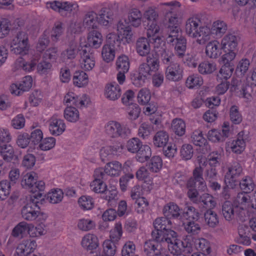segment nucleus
Instances as JSON below:
<instances>
[{
	"label": "nucleus",
	"instance_id": "obj_1",
	"mask_svg": "<svg viewBox=\"0 0 256 256\" xmlns=\"http://www.w3.org/2000/svg\"><path fill=\"white\" fill-rule=\"evenodd\" d=\"M207 164L208 161L205 156L202 154L198 156L193 176L187 182V188L188 189V196L194 202L201 203L204 208L212 210L216 206L215 198L208 193H204L198 196V192L196 189V186L200 190L204 191L207 189V186L202 177L203 171Z\"/></svg>",
	"mask_w": 256,
	"mask_h": 256
},
{
	"label": "nucleus",
	"instance_id": "obj_2",
	"mask_svg": "<svg viewBox=\"0 0 256 256\" xmlns=\"http://www.w3.org/2000/svg\"><path fill=\"white\" fill-rule=\"evenodd\" d=\"M238 52L237 38L232 34L225 36L220 42L212 40L208 42L205 52L210 58L216 59L221 56L220 60L228 62L234 60Z\"/></svg>",
	"mask_w": 256,
	"mask_h": 256
},
{
	"label": "nucleus",
	"instance_id": "obj_3",
	"mask_svg": "<svg viewBox=\"0 0 256 256\" xmlns=\"http://www.w3.org/2000/svg\"><path fill=\"white\" fill-rule=\"evenodd\" d=\"M171 226V221L166 217L158 218L154 222V230L152 235L158 240L166 242L168 248L174 252L178 248L176 242H180V238L178 233L170 228Z\"/></svg>",
	"mask_w": 256,
	"mask_h": 256
},
{
	"label": "nucleus",
	"instance_id": "obj_4",
	"mask_svg": "<svg viewBox=\"0 0 256 256\" xmlns=\"http://www.w3.org/2000/svg\"><path fill=\"white\" fill-rule=\"evenodd\" d=\"M200 20L196 16L189 18L186 22L185 32L186 34L196 40L200 45L204 44L211 38V31L207 26H202Z\"/></svg>",
	"mask_w": 256,
	"mask_h": 256
},
{
	"label": "nucleus",
	"instance_id": "obj_5",
	"mask_svg": "<svg viewBox=\"0 0 256 256\" xmlns=\"http://www.w3.org/2000/svg\"><path fill=\"white\" fill-rule=\"evenodd\" d=\"M50 32L46 30L40 38L36 45V50L42 54V59L44 60H50L52 62H55L58 55V48L52 47L46 50L50 42Z\"/></svg>",
	"mask_w": 256,
	"mask_h": 256
},
{
	"label": "nucleus",
	"instance_id": "obj_6",
	"mask_svg": "<svg viewBox=\"0 0 256 256\" xmlns=\"http://www.w3.org/2000/svg\"><path fill=\"white\" fill-rule=\"evenodd\" d=\"M28 34L24 32H18L12 40L10 44L12 52L17 55L24 56L30 50Z\"/></svg>",
	"mask_w": 256,
	"mask_h": 256
},
{
	"label": "nucleus",
	"instance_id": "obj_7",
	"mask_svg": "<svg viewBox=\"0 0 256 256\" xmlns=\"http://www.w3.org/2000/svg\"><path fill=\"white\" fill-rule=\"evenodd\" d=\"M117 44L118 38L116 34L114 32L108 33L106 36V43L101 50L102 58L104 62L109 63L114 60Z\"/></svg>",
	"mask_w": 256,
	"mask_h": 256
},
{
	"label": "nucleus",
	"instance_id": "obj_8",
	"mask_svg": "<svg viewBox=\"0 0 256 256\" xmlns=\"http://www.w3.org/2000/svg\"><path fill=\"white\" fill-rule=\"evenodd\" d=\"M166 40L168 44L174 48L176 54L180 57L184 56L186 48V39L182 36L178 28L176 27L171 30Z\"/></svg>",
	"mask_w": 256,
	"mask_h": 256
},
{
	"label": "nucleus",
	"instance_id": "obj_9",
	"mask_svg": "<svg viewBox=\"0 0 256 256\" xmlns=\"http://www.w3.org/2000/svg\"><path fill=\"white\" fill-rule=\"evenodd\" d=\"M146 35L150 43L154 45V48L156 52L163 50L165 42L163 38L160 36V29L157 22L148 23Z\"/></svg>",
	"mask_w": 256,
	"mask_h": 256
},
{
	"label": "nucleus",
	"instance_id": "obj_10",
	"mask_svg": "<svg viewBox=\"0 0 256 256\" xmlns=\"http://www.w3.org/2000/svg\"><path fill=\"white\" fill-rule=\"evenodd\" d=\"M104 42L102 34L96 30L90 32L87 35V41L84 38H80L78 42L79 48L86 49L88 47L94 49L100 48Z\"/></svg>",
	"mask_w": 256,
	"mask_h": 256
},
{
	"label": "nucleus",
	"instance_id": "obj_11",
	"mask_svg": "<svg viewBox=\"0 0 256 256\" xmlns=\"http://www.w3.org/2000/svg\"><path fill=\"white\" fill-rule=\"evenodd\" d=\"M230 135V124L228 122H224L220 130L213 128L210 130L206 134L208 140L214 144L223 142Z\"/></svg>",
	"mask_w": 256,
	"mask_h": 256
},
{
	"label": "nucleus",
	"instance_id": "obj_12",
	"mask_svg": "<svg viewBox=\"0 0 256 256\" xmlns=\"http://www.w3.org/2000/svg\"><path fill=\"white\" fill-rule=\"evenodd\" d=\"M248 135L244 131L240 132L236 139L230 140L226 144V150L236 154H242L246 150Z\"/></svg>",
	"mask_w": 256,
	"mask_h": 256
},
{
	"label": "nucleus",
	"instance_id": "obj_13",
	"mask_svg": "<svg viewBox=\"0 0 256 256\" xmlns=\"http://www.w3.org/2000/svg\"><path fill=\"white\" fill-rule=\"evenodd\" d=\"M242 172L240 164L234 162L228 166L224 177V182L227 188H234L238 184L237 179Z\"/></svg>",
	"mask_w": 256,
	"mask_h": 256
},
{
	"label": "nucleus",
	"instance_id": "obj_14",
	"mask_svg": "<svg viewBox=\"0 0 256 256\" xmlns=\"http://www.w3.org/2000/svg\"><path fill=\"white\" fill-rule=\"evenodd\" d=\"M162 5L164 6L166 8L164 11L166 12V17L168 18V26L170 28V32L172 30L176 27L179 30L180 28L177 26L178 24V18L175 14H172L176 8L180 6V4L178 1H172L169 2H165L162 4Z\"/></svg>",
	"mask_w": 256,
	"mask_h": 256
},
{
	"label": "nucleus",
	"instance_id": "obj_15",
	"mask_svg": "<svg viewBox=\"0 0 256 256\" xmlns=\"http://www.w3.org/2000/svg\"><path fill=\"white\" fill-rule=\"evenodd\" d=\"M156 238L146 242L144 252L148 256H169L168 250L163 248Z\"/></svg>",
	"mask_w": 256,
	"mask_h": 256
},
{
	"label": "nucleus",
	"instance_id": "obj_16",
	"mask_svg": "<svg viewBox=\"0 0 256 256\" xmlns=\"http://www.w3.org/2000/svg\"><path fill=\"white\" fill-rule=\"evenodd\" d=\"M80 52V58L79 64L80 68L85 72L92 70L96 65V60L94 54L88 51L86 49L78 47Z\"/></svg>",
	"mask_w": 256,
	"mask_h": 256
},
{
	"label": "nucleus",
	"instance_id": "obj_17",
	"mask_svg": "<svg viewBox=\"0 0 256 256\" xmlns=\"http://www.w3.org/2000/svg\"><path fill=\"white\" fill-rule=\"evenodd\" d=\"M38 202V200L30 198L22 210V215L24 220L28 221L36 220V214L40 209Z\"/></svg>",
	"mask_w": 256,
	"mask_h": 256
},
{
	"label": "nucleus",
	"instance_id": "obj_18",
	"mask_svg": "<svg viewBox=\"0 0 256 256\" xmlns=\"http://www.w3.org/2000/svg\"><path fill=\"white\" fill-rule=\"evenodd\" d=\"M160 68V60L156 57L150 56L146 58V63L142 64L138 68V72L147 78L152 73L157 72Z\"/></svg>",
	"mask_w": 256,
	"mask_h": 256
},
{
	"label": "nucleus",
	"instance_id": "obj_19",
	"mask_svg": "<svg viewBox=\"0 0 256 256\" xmlns=\"http://www.w3.org/2000/svg\"><path fill=\"white\" fill-rule=\"evenodd\" d=\"M66 128L64 120L58 115L52 116L48 120V130L52 136L62 135L66 131Z\"/></svg>",
	"mask_w": 256,
	"mask_h": 256
},
{
	"label": "nucleus",
	"instance_id": "obj_20",
	"mask_svg": "<svg viewBox=\"0 0 256 256\" xmlns=\"http://www.w3.org/2000/svg\"><path fill=\"white\" fill-rule=\"evenodd\" d=\"M150 41L147 38L144 37L140 38L137 40L136 50L140 56L148 57L150 56L152 58L155 57L154 45L152 43L151 46Z\"/></svg>",
	"mask_w": 256,
	"mask_h": 256
},
{
	"label": "nucleus",
	"instance_id": "obj_21",
	"mask_svg": "<svg viewBox=\"0 0 256 256\" xmlns=\"http://www.w3.org/2000/svg\"><path fill=\"white\" fill-rule=\"evenodd\" d=\"M143 108L144 115L150 116V120L156 126H160L163 120L162 113L158 110L157 106L153 103L146 104Z\"/></svg>",
	"mask_w": 256,
	"mask_h": 256
},
{
	"label": "nucleus",
	"instance_id": "obj_22",
	"mask_svg": "<svg viewBox=\"0 0 256 256\" xmlns=\"http://www.w3.org/2000/svg\"><path fill=\"white\" fill-rule=\"evenodd\" d=\"M36 248L37 244L35 240H24L18 245L14 256H30V254L34 252Z\"/></svg>",
	"mask_w": 256,
	"mask_h": 256
},
{
	"label": "nucleus",
	"instance_id": "obj_23",
	"mask_svg": "<svg viewBox=\"0 0 256 256\" xmlns=\"http://www.w3.org/2000/svg\"><path fill=\"white\" fill-rule=\"evenodd\" d=\"M104 173L102 168H96L94 172V180L90 184V189L96 193H104L107 188L106 184L103 182Z\"/></svg>",
	"mask_w": 256,
	"mask_h": 256
},
{
	"label": "nucleus",
	"instance_id": "obj_24",
	"mask_svg": "<svg viewBox=\"0 0 256 256\" xmlns=\"http://www.w3.org/2000/svg\"><path fill=\"white\" fill-rule=\"evenodd\" d=\"M128 130L126 126L116 121H110L106 126V132L112 138L123 137L126 135Z\"/></svg>",
	"mask_w": 256,
	"mask_h": 256
},
{
	"label": "nucleus",
	"instance_id": "obj_25",
	"mask_svg": "<svg viewBox=\"0 0 256 256\" xmlns=\"http://www.w3.org/2000/svg\"><path fill=\"white\" fill-rule=\"evenodd\" d=\"M80 245L84 250L92 252L99 248L100 240L96 234L88 233L82 236Z\"/></svg>",
	"mask_w": 256,
	"mask_h": 256
},
{
	"label": "nucleus",
	"instance_id": "obj_26",
	"mask_svg": "<svg viewBox=\"0 0 256 256\" xmlns=\"http://www.w3.org/2000/svg\"><path fill=\"white\" fill-rule=\"evenodd\" d=\"M184 75L183 69L178 63H171L166 68V78L172 82H178L182 80Z\"/></svg>",
	"mask_w": 256,
	"mask_h": 256
},
{
	"label": "nucleus",
	"instance_id": "obj_27",
	"mask_svg": "<svg viewBox=\"0 0 256 256\" xmlns=\"http://www.w3.org/2000/svg\"><path fill=\"white\" fill-rule=\"evenodd\" d=\"M118 34H116L119 41L124 44H129L132 40V33L131 28L126 24H124L122 20H120L117 26Z\"/></svg>",
	"mask_w": 256,
	"mask_h": 256
},
{
	"label": "nucleus",
	"instance_id": "obj_28",
	"mask_svg": "<svg viewBox=\"0 0 256 256\" xmlns=\"http://www.w3.org/2000/svg\"><path fill=\"white\" fill-rule=\"evenodd\" d=\"M38 60V59L36 56H33L28 61L20 58L15 62L13 68L14 70H22L26 72H30L35 70Z\"/></svg>",
	"mask_w": 256,
	"mask_h": 256
},
{
	"label": "nucleus",
	"instance_id": "obj_29",
	"mask_svg": "<svg viewBox=\"0 0 256 256\" xmlns=\"http://www.w3.org/2000/svg\"><path fill=\"white\" fill-rule=\"evenodd\" d=\"M240 208L249 210L250 208L256 209V190L252 195L239 193L237 198Z\"/></svg>",
	"mask_w": 256,
	"mask_h": 256
},
{
	"label": "nucleus",
	"instance_id": "obj_30",
	"mask_svg": "<svg viewBox=\"0 0 256 256\" xmlns=\"http://www.w3.org/2000/svg\"><path fill=\"white\" fill-rule=\"evenodd\" d=\"M122 94L120 86L116 82L107 84L104 89V96L111 101L118 100Z\"/></svg>",
	"mask_w": 256,
	"mask_h": 256
},
{
	"label": "nucleus",
	"instance_id": "obj_31",
	"mask_svg": "<svg viewBox=\"0 0 256 256\" xmlns=\"http://www.w3.org/2000/svg\"><path fill=\"white\" fill-rule=\"evenodd\" d=\"M136 176L138 180L144 182L143 188L146 191H150L153 188V178L145 167H140L136 171Z\"/></svg>",
	"mask_w": 256,
	"mask_h": 256
},
{
	"label": "nucleus",
	"instance_id": "obj_32",
	"mask_svg": "<svg viewBox=\"0 0 256 256\" xmlns=\"http://www.w3.org/2000/svg\"><path fill=\"white\" fill-rule=\"evenodd\" d=\"M179 242H176L178 247L176 250H172L170 248H168L169 251L174 255V256H186L184 254H190L192 251V243L190 240L186 236L183 240H181L179 239Z\"/></svg>",
	"mask_w": 256,
	"mask_h": 256
},
{
	"label": "nucleus",
	"instance_id": "obj_33",
	"mask_svg": "<svg viewBox=\"0 0 256 256\" xmlns=\"http://www.w3.org/2000/svg\"><path fill=\"white\" fill-rule=\"evenodd\" d=\"M230 90L234 92L239 97L243 98L247 100H250L252 98L251 94L246 92V86H240V82L236 78H232L231 82Z\"/></svg>",
	"mask_w": 256,
	"mask_h": 256
},
{
	"label": "nucleus",
	"instance_id": "obj_34",
	"mask_svg": "<svg viewBox=\"0 0 256 256\" xmlns=\"http://www.w3.org/2000/svg\"><path fill=\"white\" fill-rule=\"evenodd\" d=\"M122 164L118 161L114 160L107 163L103 171L110 176H118L122 173Z\"/></svg>",
	"mask_w": 256,
	"mask_h": 256
},
{
	"label": "nucleus",
	"instance_id": "obj_35",
	"mask_svg": "<svg viewBox=\"0 0 256 256\" xmlns=\"http://www.w3.org/2000/svg\"><path fill=\"white\" fill-rule=\"evenodd\" d=\"M142 14L140 10L136 8L130 10L128 14V21L122 20L124 24H130L134 27H138L142 24Z\"/></svg>",
	"mask_w": 256,
	"mask_h": 256
},
{
	"label": "nucleus",
	"instance_id": "obj_36",
	"mask_svg": "<svg viewBox=\"0 0 256 256\" xmlns=\"http://www.w3.org/2000/svg\"><path fill=\"white\" fill-rule=\"evenodd\" d=\"M233 60L228 62L220 61L224 64L220 68L217 78L218 79L226 80L232 76L234 70V65L232 64Z\"/></svg>",
	"mask_w": 256,
	"mask_h": 256
},
{
	"label": "nucleus",
	"instance_id": "obj_37",
	"mask_svg": "<svg viewBox=\"0 0 256 256\" xmlns=\"http://www.w3.org/2000/svg\"><path fill=\"white\" fill-rule=\"evenodd\" d=\"M162 212L164 216L168 218H176L180 216V209L174 202H170L164 206Z\"/></svg>",
	"mask_w": 256,
	"mask_h": 256
},
{
	"label": "nucleus",
	"instance_id": "obj_38",
	"mask_svg": "<svg viewBox=\"0 0 256 256\" xmlns=\"http://www.w3.org/2000/svg\"><path fill=\"white\" fill-rule=\"evenodd\" d=\"M74 85L82 88L87 86L89 84L88 74L84 70H78L74 72L73 76Z\"/></svg>",
	"mask_w": 256,
	"mask_h": 256
},
{
	"label": "nucleus",
	"instance_id": "obj_39",
	"mask_svg": "<svg viewBox=\"0 0 256 256\" xmlns=\"http://www.w3.org/2000/svg\"><path fill=\"white\" fill-rule=\"evenodd\" d=\"M191 141L196 146L202 147L206 146V148H210L207 140L204 138L202 132L200 130H194L190 134Z\"/></svg>",
	"mask_w": 256,
	"mask_h": 256
},
{
	"label": "nucleus",
	"instance_id": "obj_40",
	"mask_svg": "<svg viewBox=\"0 0 256 256\" xmlns=\"http://www.w3.org/2000/svg\"><path fill=\"white\" fill-rule=\"evenodd\" d=\"M172 131L178 136H182L186 132V124L182 118H176L172 120L170 125Z\"/></svg>",
	"mask_w": 256,
	"mask_h": 256
},
{
	"label": "nucleus",
	"instance_id": "obj_41",
	"mask_svg": "<svg viewBox=\"0 0 256 256\" xmlns=\"http://www.w3.org/2000/svg\"><path fill=\"white\" fill-rule=\"evenodd\" d=\"M16 144L20 148L26 149L28 148L29 152L33 151V150H30L31 143L29 137V134L26 132H20L18 133L16 139Z\"/></svg>",
	"mask_w": 256,
	"mask_h": 256
},
{
	"label": "nucleus",
	"instance_id": "obj_42",
	"mask_svg": "<svg viewBox=\"0 0 256 256\" xmlns=\"http://www.w3.org/2000/svg\"><path fill=\"white\" fill-rule=\"evenodd\" d=\"M204 83L203 78L198 74H190L186 80V86L189 89H196Z\"/></svg>",
	"mask_w": 256,
	"mask_h": 256
},
{
	"label": "nucleus",
	"instance_id": "obj_43",
	"mask_svg": "<svg viewBox=\"0 0 256 256\" xmlns=\"http://www.w3.org/2000/svg\"><path fill=\"white\" fill-rule=\"evenodd\" d=\"M44 136V132L40 128H35L32 130L29 134V137L31 143L30 150H34Z\"/></svg>",
	"mask_w": 256,
	"mask_h": 256
},
{
	"label": "nucleus",
	"instance_id": "obj_44",
	"mask_svg": "<svg viewBox=\"0 0 256 256\" xmlns=\"http://www.w3.org/2000/svg\"><path fill=\"white\" fill-rule=\"evenodd\" d=\"M64 116L68 122L76 123L80 119V113L78 108L74 106H68L64 110Z\"/></svg>",
	"mask_w": 256,
	"mask_h": 256
},
{
	"label": "nucleus",
	"instance_id": "obj_45",
	"mask_svg": "<svg viewBox=\"0 0 256 256\" xmlns=\"http://www.w3.org/2000/svg\"><path fill=\"white\" fill-rule=\"evenodd\" d=\"M0 153L3 158L5 160L8 162L18 158V156L14 153L13 146L10 144H4L0 145Z\"/></svg>",
	"mask_w": 256,
	"mask_h": 256
},
{
	"label": "nucleus",
	"instance_id": "obj_46",
	"mask_svg": "<svg viewBox=\"0 0 256 256\" xmlns=\"http://www.w3.org/2000/svg\"><path fill=\"white\" fill-rule=\"evenodd\" d=\"M184 230L191 236L198 234L201 231V226L197 220H188L182 223Z\"/></svg>",
	"mask_w": 256,
	"mask_h": 256
},
{
	"label": "nucleus",
	"instance_id": "obj_47",
	"mask_svg": "<svg viewBox=\"0 0 256 256\" xmlns=\"http://www.w3.org/2000/svg\"><path fill=\"white\" fill-rule=\"evenodd\" d=\"M46 188V184L42 180H36L30 190L32 196L30 197L37 200H40L43 196V193Z\"/></svg>",
	"mask_w": 256,
	"mask_h": 256
},
{
	"label": "nucleus",
	"instance_id": "obj_48",
	"mask_svg": "<svg viewBox=\"0 0 256 256\" xmlns=\"http://www.w3.org/2000/svg\"><path fill=\"white\" fill-rule=\"evenodd\" d=\"M169 140L168 134L164 130L158 132L154 136L153 143L157 148H163L166 146Z\"/></svg>",
	"mask_w": 256,
	"mask_h": 256
},
{
	"label": "nucleus",
	"instance_id": "obj_49",
	"mask_svg": "<svg viewBox=\"0 0 256 256\" xmlns=\"http://www.w3.org/2000/svg\"><path fill=\"white\" fill-rule=\"evenodd\" d=\"M56 142V139L53 136H44L36 148L44 152L50 150L55 147Z\"/></svg>",
	"mask_w": 256,
	"mask_h": 256
},
{
	"label": "nucleus",
	"instance_id": "obj_50",
	"mask_svg": "<svg viewBox=\"0 0 256 256\" xmlns=\"http://www.w3.org/2000/svg\"><path fill=\"white\" fill-rule=\"evenodd\" d=\"M78 204L80 208L82 210H90L94 208V201L90 196L84 195L78 198Z\"/></svg>",
	"mask_w": 256,
	"mask_h": 256
},
{
	"label": "nucleus",
	"instance_id": "obj_51",
	"mask_svg": "<svg viewBox=\"0 0 256 256\" xmlns=\"http://www.w3.org/2000/svg\"><path fill=\"white\" fill-rule=\"evenodd\" d=\"M123 234L122 227L121 222H116L114 226L110 231L109 238L108 240H112L115 243L118 242Z\"/></svg>",
	"mask_w": 256,
	"mask_h": 256
},
{
	"label": "nucleus",
	"instance_id": "obj_52",
	"mask_svg": "<svg viewBox=\"0 0 256 256\" xmlns=\"http://www.w3.org/2000/svg\"><path fill=\"white\" fill-rule=\"evenodd\" d=\"M98 24V16L94 12H88L84 19V24L89 28H96Z\"/></svg>",
	"mask_w": 256,
	"mask_h": 256
},
{
	"label": "nucleus",
	"instance_id": "obj_53",
	"mask_svg": "<svg viewBox=\"0 0 256 256\" xmlns=\"http://www.w3.org/2000/svg\"><path fill=\"white\" fill-rule=\"evenodd\" d=\"M152 156V150L150 146L142 144L136 152V158L140 162H146Z\"/></svg>",
	"mask_w": 256,
	"mask_h": 256
},
{
	"label": "nucleus",
	"instance_id": "obj_54",
	"mask_svg": "<svg viewBox=\"0 0 256 256\" xmlns=\"http://www.w3.org/2000/svg\"><path fill=\"white\" fill-rule=\"evenodd\" d=\"M45 224H38L37 226H34L32 224H30L28 235L31 238H40L45 235L46 234Z\"/></svg>",
	"mask_w": 256,
	"mask_h": 256
},
{
	"label": "nucleus",
	"instance_id": "obj_55",
	"mask_svg": "<svg viewBox=\"0 0 256 256\" xmlns=\"http://www.w3.org/2000/svg\"><path fill=\"white\" fill-rule=\"evenodd\" d=\"M64 192L60 188H53L47 194V200L52 204H56L60 202L63 199Z\"/></svg>",
	"mask_w": 256,
	"mask_h": 256
},
{
	"label": "nucleus",
	"instance_id": "obj_56",
	"mask_svg": "<svg viewBox=\"0 0 256 256\" xmlns=\"http://www.w3.org/2000/svg\"><path fill=\"white\" fill-rule=\"evenodd\" d=\"M114 243L112 240H105L102 244V256H114L117 251V247Z\"/></svg>",
	"mask_w": 256,
	"mask_h": 256
},
{
	"label": "nucleus",
	"instance_id": "obj_57",
	"mask_svg": "<svg viewBox=\"0 0 256 256\" xmlns=\"http://www.w3.org/2000/svg\"><path fill=\"white\" fill-rule=\"evenodd\" d=\"M38 179L37 174L34 172H29L24 176L21 185L24 188L31 190Z\"/></svg>",
	"mask_w": 256,
	"mask_h": 256
},
{
	"label": "nucleus",
	"instance_id": "obj_58",
	"mask_svg": "<svg viewBox=\"0 0 256 256\" xmlns=\"http://www.w3.org/2000/svg\"><path fill=\"white\" fill-rule=\"evenodd\" d=\"M198 70L202 74H210L216 70V64L214 62L204 61L199 64Z\"/></svg>",
	"mask_w": 256,
	"mask_h": 256
},
{
	"label": "nucleus",
	"instance_id": "obj_59",
	"mask_svg": "<svg viewBox=\"0 0 256 256\" xmlns=\"http://www.w3.org/2000/svg\"><path fill=\"white\" fill-rule=\"evenodd\" d=\"M151 92L147 88H141L137 94V102L140 105H146L150 100Z\"/></svg>",
	"mask_w": 256,
	"mask_h": 256
},
{
	"label": "nucleus",
	"instance_id": "obj_60",
	"mask_svg": "<svg viewBox=\"0 0 256 256\" xmlns=\"http://www.w3.org/2000/svg\"><path fill=\"white\" fill-rule=\"evenodd\" d=\"M96 222L91 219L82 218L77 222L78 228L82 232H88L96 228Z\"/></svg>",
	"mask_w": 256,
	"mask_h": 256
},
{
	"label": "nucleus",
	"instance_id": "obj_61",
	"mask_svg": "<svg viewBox=\"0 0 256 256\" xmlns=\"http://www.w3.org/2000/svg\"><path fill=\"white\" fill-rule=\"evenodd\" d=\"M226 29L227 26L226 22L222 20H216L214 22L210 28L211 34H214L218 36L224 34Z\"/></svg>",
	"mask_w": 256,
	"mask_h": 256
},
{
	"label": "nucleus",
	"instance_id": "obj_62",
	"mask_svg": "<svg viewBox=\"0 0 256 256\" xmlns=\"http://www.w3.org/2000/svg\"><path fill=\"white\" fill-rule=\"evenodd\" d=\"M30 224L24 222L18 223L13 229L12 234L16 237H23L28 234Z\"/></svg>",
	"mask_w": 256,
	"mask_h": 256
},
{
	"label": "nucleus",
	"instance_id": "obj_63",
	"mask_svg": "<svg viewBox=\"0 0 256 256\" xmlns=\"http://www.w3.org/2000/svg\"><path fill=\"white\" fill-rule=\"evenodd\" d=\"M150 170L153 172H158L160 170L162 166V158L158 156H154L146 164Z\"/></svg>",
	"mask_w": 256,
	"mask_h": 256
},
{
	"label": "nucleus",
	"instance_id": "obj_64",
	"mask_svg": "<svg viewBox=\"0 0 256 256\" xmlns=\"http://www.w3.org/2000/svg\"><path fill=\"white\" fill-rule=\"evenodd\" d=\"M116 66L119 70L128 72L130 66L128 57L125 54H121L118 56L116 60Z\"/></svg>",
	"mask_w": 256,
	"mask_h": 256
}]
</instances>
